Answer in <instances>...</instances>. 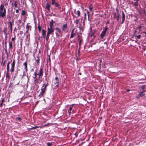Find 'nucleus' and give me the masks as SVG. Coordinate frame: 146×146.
<instances>
[{"instance_id":"obj_12","label":"nucleus","mask_w":146,"mask_h":146,"mask_svg":"<svg viewBox=\"0 0 146 146\" xmlns=\"http://www.w3.org/2000/svg\"><path fill=\"white\" fill-rule=\"evenodd\" d=\"M9 71H7L6 75V80L8 81H9L10 78V76L9 73Z\"/></svg>"},{"instance_id":"obj_33","label":"nucleus","mask_w":146,"mask_h":146,"mask_svg":"<svg viewBox=\"0 0 146 146\" xmlns=\"http://www.w3.org/2000/svg\"><path fill=\"white\" fill-rule=\"evenodd\" d=\"M26 12L25 10H22L21 12V15L22 16H24L26 14Z\"/></svg>"},{"instance_id":"obj_36","label":"nucleus","mask_w":146,"mask_h":146,"mask_svg":"<svg viewBox=\"0 0 146 146\" xmlns=\"http://www.w3.org/2000/svg\"><path fill=\"white\" fill-rule=\"evenodd\" d=\"M139 1H136L134 3V5L135 6H138V2Z\"/></svg>"},{"instance_id":"obj_37","label":"nucleus","mask_w":146,"mask_h":146,"mask_svg":"<svg viewBox=\"0 0 146 146\" xmlns=\"http://www.w3.org/2000/svg\"><path fill=\"white\" fill-rule=\"evenodd\" d=\"M9 65L7 64V71H9Z\"/></svg>"},{"instance_id":"obj_59","label":"nucleus","mask_w":146,"mask_h":146,"mask_svg":"<svg viewBox=\"0 0 146 146\" xmlns=\"http://www.w3.org/2000/svg\"><path fill=\"white\" fill-rule=\"evenodd\" d=\"M116 15V13H114V17L115 18L116 16V15Z\"/></svg>"},{"instance_id":"obj_22","label":"nucleus","mask_w":146,"mask_h":146,"mask_svg":"<svg viewBox=\"0 0 146 146\" xmlns=\"http://www.w3.org/2000/svg\"><path fill=\"white\" fill-rule=\"evenodd\" d=\"M42 35L44 38H45L46 34V31H45L44 29H42Z\"/></svg>"},{"instance_id":"obj_50","label":"nucleus","mask_w":146,"mask_h":146,"mask_svg":"<svg viewBox=\"0 0 146 146\" xmlns=\"http://www.w3.org/2000/svg\"><path fill=\"white\" fill-rule=\"evenodd\" d=\"M4 102H5V100H4V99H3V98H2V100H1V103H3Z\"/></svg>"},{"instance_id":"obj_31","label":"nucleus","mask_w":146,"mask_h":146,"mask_svg":"<svg viewBox=\"0 0 146 146\" xmlns=\"http://www.w3.org/2000/svg\"><path fill=\"white\" fill-rule=\"evenodd\" d=\"M53 124H52V123H47V124H46V125H43V127H49L50 125H52Z\"/></svg>"},{"instance_id":"obj_48","label":"nucleus","mask_w":146,"mask_h":146,"mask_svg":"<svg viewBox=\"0 0 146 146\" xmlns=\"http://www.w3.org/2000/svg\"><path fill=\"white\" fill-rule=\"evenodd\" d=\"M87 13L88 15V19H89V12L88 11H87Z\"/></svg>"},{"instance_id":"obj_3","label":"nucleus","mask_w":146,"mask_h":146,"mask_svg":"<svg viewBox=\"0 0 146 146\" xmlns=\"http://www.w3.org/2000/svg\"><path fill=\"white\" fill-rule=\"evenodd\" d=\"M51 4L52 5H54L55 7L58 8L59 9H61L60 5L57 3L56 0H51Z\"/></svg>"},{"instance_id":"obj_8","label":"nucleus","mask_w":146,"mask_h":146,"mask_svg":"<svg viewBox=\"0 0 146 146\" xmlns=\"http://www.w3.org/2000/svg\"><path fill=\"white\" fill-rule=\"evenodd\" d=\"M6 10L5 8L4 9L3 12L2 11H0V17L3 18L6 15Z\"/></svg>"},{"instance_id":"obj_18","label":"nucleus","mask_w":146,"mask_h":146,"mask_svg":"<svg viewBox=\"0 0 146 146\" xmlns=\"http://www.w3.org/2000/svg\"><path fill=\"white\" fill-rule=\"evenodd\" d=\"M14 37H13L12 38L11 42H13L14 45L15 46V40L16 38V36L15 35V33H14Z\"/></svg>"},{"instance_id":"obj_17","label":"nucleus","mask_w":146,"mask_h":146,"mask_svg":"<svg viewBox=\"0 0 146 146\" xmlns=\"http://www.w3.org/2000/svg\"><path fill=\"white\" fill-rule=\"evenodd\" d=\"M9 49L10 50L12 49H13V42L11 41H9Z\"/></svg>"},{"instance_id":"obj_2","label":"nucleus","mask_w":146,"mask_h":146,"mask_svg":"<svg viewBox=\"0 0 146 146\" xmlns=\"http://www.w3.org/2000/svg\"><path fill=\"white\" fill-rule=\"evenodd\" d=\"M108 27L107 26H106L104 28L103 30L100 35V36L101 38H103L106 35V32L108 30Z\"/></svg>"},{"instance_id":"obj_24","label":"nucleus","mask_w":146,"mask_h":146,"mask_svg":"<svg viewBox=\"0 0 146 146\" xmlns=\"http://www.w3.org/2000/svg\"><path fill=\"white\" fill-rule=\"evenodd\" d=\"M13 24L11 22V21H9L8 22V27H13Z\"/></svg>"},{"instance_id":"obj_43","label":"nucleus","mask_w":146,"mask_h":146,"mask_svg":"<svg viewBox=\"0 0 146 146\" xmlns=\"http://www.w3.org/2000/svg\"><path fill=\"white\" fill-rule=\"evenodd\" d=\"M5 60H4V62H3V64H2V66L3 67H4L5 65Z\"/></svg>"},{"instance_id":"obj_16","label":"nucleus","mask_w":146,"mask_h":146,"mask_svg":"<svg viewBox=\"0 0 146 146\" xmlns=\"http://www.w3.org/2000/svg\"><path fill=\"white\" fill-rule=\"evenodd\" d=\"M23 65L25 66V71L27 72L28 71L27 68V61H26L23 63Z\"/></svg>"},{"instance_id":"obj_5","label":"nucleus","mask_w":146,"mask_h":146,"mask_svg":"<svg viewBox=\"0 0 146 146\" xmlns=\"http://www.w3.org/2000/svg\"><path fill=\"white\" fill-rule=\"evenodd\" d=\"M67 29L68 25L66 23L62 25V30L63 31L67 32L68 31V30H67Z\"/></svg>"},{"instance_id":"obj_58","label":"nucleus","mask_w":146,"mask_h":146,"mask_svg":"<svg viewBox=\"0 0 146 146\" xmlns=\"http://www.w3.org/2000/svg\"><path fill=\"white\" fill-rule=\"evenodd\" d=\"M3 103H1L0 104V107H2L3 106Z\"/></svg>"},{"instance_id":"obj_54","label":"nucleus","mask_w":146,"mask_h":146,"mask_svg":"<svg viewBox=\"0 0 146 146\" xmlns=\"http://www.w3.org/2000/svg\"><path fill=\"white\" fill-rule=\"evenodd\" d=\"M14 6L15 8H17V4H14Z\"/></svg>"},{"instance_id":"obj_44","label":"nucleus","mask_w":146,"mask_h":146,"mask_svg":"<svg viewBox=\"0 0 146 146\" xmlns=\"http://www.w3.org/2000/svg\"><path fill=\"white\" fill-rule=\"evenodd\" d=\"M52 144L51 143L48 142L47 143L48 146H51Z\"/></svg>"},{"instance_id":"obj_57","label":"nucleus","mask_w":146,"mask_h":146,"mask_svg":"<svg viewBox=\"0 0 146 146\" xmlns=\"http://www.w3.org/2000/svg\"><path fill=\"white\" fill-rule=\"evenodd\" d=\"M16 13H18L19 12V10L18 9H17L16 10Z\"/></svg>"},{"instance_id":"obj_11","label":"nucleus","mask_w":146,"mask_h":146,"mask_svg":"<svg viewBox=\"0 0 146 146\" xmlns=\"http://www.w3.org/2000/svg\"><path fill=\"white\" fill-rule=\"evenodd\" d=\"M55 29L56 31V32L58 33L59 35H60V36H62V30L58 27H56L55 28Z\"/></svg>"},{"instance_id":"obj_13","label":"nucleus","mask_w":146,"mask_h":146,"mask_svg":"<svg viewBox=\"0 0 146 146\" xmlns=\"http://www.w3.org/2000/svg\"><path fill=\"white\" fill-rule=\"evenodd\" d=\"M30 24V23H27L26 27V29H27V30L26 32V33H27L29 31V29L30 31H31V29L32 28V27L31 26H30L29 25Z\"/></svg>"},{"instance_id":"obj_23","label":"nucleus","mask_w":146,"mask_h":146,"mask_svg":"<svg viewBox=\"0 0 146 146\" xmlns=\"http://www.w3.org/2000/svg\"><path fill=\"white\" fill-rule=\"evenodd\" d=\"M73 108L72 106H71L69 107V109L68 110V112L69 114L70 115L71 113V111L72 110Z\"/></svg>"},{"instance_id":"obj_30","label":"nucleus","mask_w":146,"mask_h":146,"mask_svg":"<svg viewBox=\"0 0 146 146\" xmlns=\"http://www.w3.org/2000/svg\"><path fill=\"white\" fill-rule=\"evenodd\" d=\"M55 79L56 81L55 83L59 84L60 80L58 79V78L57 77H56Z\"/></svg>"},{"instance_id":"obj_62","label":"nucleus","mask_w":146,"mask_h":146,"mask_svg":"<svg viewBox=\"0 0 146 146\" xmlns=\"http://www.w3.org/2000/svg\"><path fill=\"white\" fill-rule=\"evenodd\" d=\"M140 97H140V96H139V95H138V96H137L136 97V98H140Z\"/></svg>"},{"instance_id":"obj_27","label":"nucleus","mask_w":146,"mask_h":146,"mask_svg":"<svg viewBox=\"0 0 146 146\" xmlns=\"http://www.w3.org/2000/svg\"><path fill=\"white\" fill-rule=\"evenodd\" d=\"M15 59H14L13 60L12 63L11 64V66L15 67Z\"/></svg>"},{"instance_id":"obj_9","label":"nucleus","mask_w":146,"mask_h":146,"mask_svg":"<svg viewBox=\"0 0 146 146\" xmlns=\"http://www.w3.org/2000/svg\"><path fill=\"white\" fill-rule=\"evenodd\" d=\"M51 7V5L50 3L47 2L46 3L45 5V8L46 9L48 12H50V7Z\"/></svg>"},{"instance_id":"obj_6","label":"nucleus","mask_w":146,"mask_h":146,"mask_svg":"<svg viewBox=\"0 0 146 146\" xmlns=\"http://www.w3.org/2000/svg\"><path fill=\"white\" fill-rule=\"evenodd\" d=\"M47 31L48 32L47 33L51 34L54 31V27H48L47 28Z\"/></svg>"},{"instance_id":"obj_53","label":"nucleus","mask_w":146,"mask_h":146,"mask_svg":"<svg viewBox=\"0 0 146 146\" xmlns=\"http://www.w3.org/2000/svg\"><path fill=\"white\" fill-rule=\"evenodd\" d=\"M57 84L56 86L57 87H58L59 86V84L56 83H54V84Z\"/></svg>"},{"instance_id":"obj_40","label":"nucleus","mask_w":146,"mask_h":146,"mask_svg":"<svg viewBox=\"0 0 146 146\" xmlns=\"http://www.w3.org/2000/svg\"><path fill=\"white\" fill-rule=\"evenodd\" d=\"M49 27H54L53 24L49 23Z\"/></svg>"},{"instance_id":"obj_38","label":"nucleus","mask_w":146,"mask_h":146,"mask_svg":"<svg viewBox=\"0 0 146 146\" xmlns=\"http://www.w3.org/2000/svg\"><path fill=\"white\" fill-rule=\"evenodd\" d=\"M5 52L6 54L7 55V57H8V52H7V48H6L5 49Z\"/></svg>"},{"instance_id":"obj_7","label":"nucleus","mask_w":146,"mask_h":146,"mask_svg":"<svg viewBox=\"0 0 146 146\" xmlns=\"http://www.w3.org/2000/svg\"><path fill=\"white\" fill-rule=\"evenodd\" d=\"M74 13L75 15H72L74 17L76 18H77L78 17L80 16V12L79 10H77V11L75 10L74 11Z\"/></svg>"},{"instance_id":"obj_10","label":"nucleus","mask_w":146,"mask_h":146,"mask_svg":"<svg viewBox=\"0 0 146 146\" xmlns=\"http://www.w3.org/2000/svg\"><path fill=\"white\" fill-rule=\"evenodd\" d=\"M43 85L41 88V91H43L46 93V87L48 85V83L47 82L46 84L45 85L43 84Z\"/></svg>"},{"instance_id":"obj_47","label":"nucleus","mask_w":146,"mask_h":146,"mask_svg":"<svg viewBox=\"0 0 146 146\" xmlns=\"http://www.w3.org/2000/svg\"><path fill=\"white\" fill-rule=\"evenodd\" d=\"M17 4V1H14V4ZM13 3H12V5H13Z\"/></svg>"},{"instance_id":"obj_39","label":"nucleus","mask_w":146,"mask_h":146,"mask_svg":"<svg viewBox=\"0 0 146 146\" xmlns=\"http://www.w3.org/2000/svg\"><path fill=\"white\" fill-rule=\"evenodd\" d=\"M7 28L6 27L4 29V30H3V32H4V34L6 33V31H7Z\"/></svg>"},{"instance_id":"obj_60","label":"nucleus","mask_w":146,"mask_h":146,"mask_svg":"<svg viewBox=\"0 0 146 146\" xmlns=\"http://www.w3.org/2000/svg\"><path fill=\"white\" fill-rule=\"evenodd\" d=\"M81 40H80L79 41V45H80V44H81Z\"/></svg>"},{"instance_id":"obj_20","label":"nucleus","mask_w":146,"mask_h":146,"mask_svg":"<svg viewBox=\"0 0 146 146\" xmlns=\"http://www.w3.org/2000/svg\"><path fill=\"white\" fill-rule=\"evenodd\" d=\"M45 93V92H44L43 91H41V92H40V94L38 95V96L40 97V98L44 96V94Z\"/></svg>"},{"instance_id":"obj_42","label":"nucleus","mask_w":146,"mask_h":146,"mask_svg":"<svg viewBox=\"0 0 146 146\" xmlns=\"http://www.w3.org/2000/svg\"><path fill=\"white\" fill-rule=\"evenodd\" d=\"M37 59L36 60V61L38 64L39 62L40 59L38 57H37Z\"/></svg>"},{"instance_id":"obj_45","label":"nucleus","mask_w":146,"mask_h":146,"mask_svg":"<svg viewBox=\"0 0 146 146\" xmlns=\"http://www.w3.org/2000/svg\"><path fill=\"white\" fill-rule=\"evenodd\" d=\"M55 23V22L54 21V20L52 19L51 21L49 23H52V24H54V23Z\"/></svg>"},{"instance_id":"obj_51","label":"nucleus","mask_w":146,"mask_h":146,"mask_svg":"<svg viewBox=\"0 0 146 146\" xmlns=\"http://www.w3.org/2000/svg\"><path fill=\"white\" fill-rule=\"evenodd\" d=\"M14 31H15L16 32H17V29L16 27H15L14 29Z\"/></svg>"},{"instance_id":"obj_35","label":"nucleus","mask_w":146,"mask_h":146,"mask_svg":"<svg viewBox=\"0 0 146 146\" xmlns=\"http://www.w3.org/2000/svg\"><path fill=\"white\" fill-rule=\"evenodd\" d=\"M50 35V34L47 33L46 38V41H47L48 40L49 38Z\"/></svg>"},{"instance_id":"obj_14","label":"nucleus","mask_w":146,"mask_h":146,"mask_svg":"<svg viewBox=\"0 0 146 146\" xmlns=\"http://www.w3.org/2000/svg\"><path fill=\"white\" fill-rule=\"evenodd\" d=\"M16 116H17V117L15 118L16 121H17L21 122L22 120V118L18 115H17Z\"/></svg>"},{"instance_id":"obj_21","label":"nucleus","mask_w":146,"mask_h":146,"mask_svg":"<svg viewBox=\"0 0 146 146\" xmlns=\"http://www.w3.org/2000/svg\"><path fill=\"white\" fill-rule=\"evenodd\" d=\"M74 29H73L71 32L70 36V38H73L74 36V35H75V33H74Z\"/></svg>"},{"instance_id":"obj_15","label":"nucleus","mask_w":146,"mask_h":146,"mask_svg":"<svg viewBox=\"0 0 146 146\" xmlns=\"http://www.w3.org/2000/svg\"><path fill=\"white\" fill-rule=\"evenodd\" d=\"M122 21L121 24H122L125 21V16L124 13L123 11H122Z\"/></svg>"},{"instance_id":"obj_56","label":"nucleus","mask_w":146,"mask_h":146,"mask_svg":"<svg viewBox=\"0 0 146 146\" xmlns=\"http://www.w3.org/2000/svg\"><path fill=\"white\" fill-rule=\"evenodd\" d=\"M13 27H10V30H11V33L12 31V30H13V28H12Z\"/></svg>"},{"instance_id":"obj_55","label":"nucleus","mask_w":146,"mask_h":146,"mask_svg":"<svg viewBox=\"0 0 146 146\" xmlns=\"http://www.w3.org/2000/svg\"><path fill=\"white\" fill-rule=\"evenodd\" d=\"M8 18H9V19L11 18V15H7Z\"/></svg>"},{"instance_id":"obj_29","label":"nucleus","mask_w":146,"mask_h":146,"mask_svg":"<svg viewBox=\"0 0 146 146\" xmlns=\"http://www.w3.org/2000/svg\"><path fill=\"white\" fill-rule=\"evenodd\" d=\"M80 20L78 19H76L74 21V23L76 25V26H77L78 24L79 23Z\"/></svg>"},{"instance_id":"obj_19","label":"nucleus","mask_w":146,"mask_h":146,"mask_svg":"<svg viewBox=\"0 0 146 146\" xmlns=\"http://www.w3.org/2000/svg\"><path fill=\"white\" fill-rule=\"evenodd\" d=\"M145 91V90H143L142 92H140L139 93V96L140 97H142L143 96H145V94L144 93Z\"/></svg>"},{"instance_id":"obj_64","label":"nucleus","mask_w":146,"mask_h":146,"mask_svg":"<svg viewBox=\"0 0 146 146\" xmlns=\"http://www.w3.org/2000/svg\"><path fill=\"white\" fill-rule=\"evenodd\" d=\"M11 22L12 24L14 22V20L13 19L12 20V21H11Z\"/></svg>"},{"instance_id":"obj_32","label":"nucleus","mask_w":146,"mask_h":146,"mask_svg":"<svg viewBox=\"0 0 146 146\" xmlns=\"http://www.w3.org/2000/svg\"><path fill=\"white\" fill-rule=\"evenodd\" d=\"M38 31L39 32H40L41 31V29L42 28V27L41 26H40V24L39 23L38 24Z\"/></svg>"},{"instance_id":"obj_1","label":"nucleus","mask_w":146,"mask_h":146,"mask_svg":"<svg viewBox=\"0 0 146 146\" xmlns=\"http://www.w3.org/2000/svg\"><path fill=\"white\" fill-rule=\"evenodd\" d=\"M34 76L33 77V78L34 79V83L35 84H37L38 83H40L39 82L40 79L39 78L37 77L36 74V72H35L34 73Z\"/></svg>"},{"instance_id":"obj_61","label":"nucleus","mask_w":146,"mask_h":146,"mask_svg":"<svg viewBox=\"0 0 146 146\" xmlns=\"http://www.w3.org/2000/svg\"><path fill=\"white\" fill-rule=\"evenodd\" d=\"M11 61H9V62H8V63H7V64L9 65V64H10V63H11Z\"/></svg>"},{"instance_id":"obj_25","label":"nucleus","mask_w":146,"mask_h":146,"mask_svg":"<svg viewBox=\"0 0 146 146\" xmlns=\"http://www.w3.org/2000/svg\"><path fill=\"white\" fill-rule=\"evenodd\" d=\"M116 11H117V15L115 17V18H119L120 14L119 13V11L117 9H116Z\"/></svg>"},{"instance_id":"obj_63","label":"nucleus","mask_w":146,"mask_h":146,"mask_svg":"<svg viewBox=\"0 0 146 146\" xmlns=\"http://www.w3.org/2000/svg\"><path fill=\"white\" fill-rule=\"evenodd\" d=\"M18 28L19 29V30H20L21 29V27L20 26V25H19L18 27Z\"/></svg>"},{"instance_id":"obj_28","label":"nucleus","mask_w":146,"mask_h":146,"mask_svg":"<svg viewBox=\"0 0 146 146\" xmlns=\"http://www.w3.org/2000/svg\"><path fill=\"white\" fill-rule=\"evenodd\" d=\"M15 67H12L11 66V69H9V71L11 72V73H12L15 70Z\"/></svg>"},{"instance_id":"obj_26","label":"nucleus","mask_w":146,"mask_h":146,"mask_svg":"<svg viewBox=\"0 0 146 146\" xmlns=\"http://www.w3.org/2000/svg\"><path fill=\"white\" fill-rule=\"evenodd\" d=\"M4 5L3 4H1L0 7V11H3V10Z\"/></svg>"},{"instance_id":"obj_34","label":"nucleus","mask_w":146,"mask_h":146,"mask_svg":"<svg viewBox=\"0 0 146 146\" xmlns=\"http://www.w3.org/2000/svg\"><path fill=\"white\" fill-rule=\"evenodd\" d=\"M141 25L138 26L137 27V29L139 30V32H140L141 31Z\"/></svg>"},{"instance_id":"obj_46","label":"nucleus","mask_w":146,"mask_h":146,"mask_svg":"<svg viewBox=\"0 0 146 146\" xmlns=\"http://www.w3.org/2000/svg\"><path fill=\"white\" fill-rule=\"evenodd\" d=\"M102 117H100L98 119V121L99 122L101 121L102 119Z\"/></svg>"},{"instance_id":"obj_49","label":"nucleus","mask_w":146,"mask_h":146,"mask_svg":"<svg viewBox=\"0 0 146 146\" xmlns=\"http://www.w3.org/2000/svg\"><path fill=\"white\" fill-rule=\"evenodd\" d=\"M89 9L90 11H92V7H89Z\"/></svg>"},{"instance_id":"obj_4","label":"nucleus","mask_w":146,"mask_h":146,"mask_svg":"<svg viewBox=\"0 0 146 146\" xmlns=\"http://www.w3.org/2000/svg\"><path fill=\"white\" fill-rule=\"evenodd\" d=\"M44 73V70L42 68H40L39 70L38 73H36L37 75L38 76L39 78H42Z\"/></svg>"},{"instance_id":"obj_52","label":"nucleus","mask_w":146,"mask_h":146,"mask_svg":"<svg viewBox=\"0 0 146 146\" xmlns=\"http://www.w3.org/2000/svg\"><path fill=\"white\" fill-rule=\"evenodd\" d=\"M5 47H6V48H7V42L6 41H5Z\"/></svg>"},{"instance_id":"obj_41","label":"nucleus","mask_w":146,"mask_h":146,"mask_svg":"<svg viewBox=\"0 0 146 146\" xmlns=\"http://www.w3.org/2000/svg\"><path fill=\"white\" fill-rule=\"evenodd\" d=\"M135 36L137 37L138 39H139L141 37V35H135Z\"/></svg>"}]
</instances>
